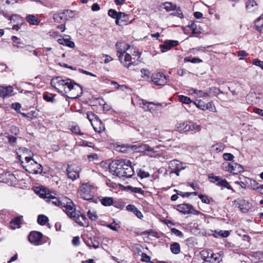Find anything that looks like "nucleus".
<instances>
[{"instance_id": "62", "label": "nucleus", "mask_w": 263, "mask_h": 263, "mask_svg": "<svg viewBox=\"0 0 263 263\" xmlns=\"http://www.w3.org/2000/svg\"><path fill=\"white\" fill-rule=\"evenodd\" d=\"M177 195L181 196L182 197H189L190 196V192H182L180 191L175 190Z\"/></svg>"}, {"instance_id": "45", "label": "nucleus", "mask_w": 263, "mask_h": 263, "mask_svg": "<svg viewBox=\"0 0 263 263\" xmlns=\"http://www.w3.org/2000/svg\"><path fill=\"white\" fill-rule=\"evenodd\" d=\"M215 234H217L219 236H220L221 237L223 238H226L228 237L230 235V232L229 231L227 230H220L219 231H215Z\"/></svg>"}, {"instance_id": "49", "label": "nucleus", "mask_w": 263, "mask_h": 263, "mask_svg": "<svg viewBox=\"0 0 263 263\" xmlns=\"http://www.w3.org/2000/svg\"><path fill=\"white\" fill-rule=\"evenodd\" d=\"M119 12L116 11L114 9H110L108 11V14L111 17L116 19L117 20L118 18Z\"/></svg>"}, {"instance_id": "33", "label": "nucleus", "mask_w": 263, "mask_h": 263, "mask_svg": "<svg viewBox=\"0 0 263 263\" xmlns=\"http://www.w3.org/2000/svg\"><path fill=\"white\" fill-rule=\"evenodd\" d=\"M99 201H100L101 204L105 206H110L113 204L114 203L113 198L110 197H103L101 199H99Z\"/></svg>"}, {"instance_id": "52", "label": "nucleus", "mask_w": 263, "mask_h": 263, "mask_svg": "<svg viewBox=\"0 0 263 263\" xmlns=\"http://www.w3.org/2000/svg\"><path fill=\"white\" fill-rule=\"evenodd\" d=\"M209 93V96L211 94H218L219 93H222V92L220 91V90L215 87H213L209 88V90L208 91Z\"/></svg>"}, {"instance_id": "60", "label": "nucleus", "mask_w": 263, "mask_h": 263, "mask_svg": "<svg viewBox=\"0 0 263 263\" xmlns=\"http://www.w3.org/2000/svg\"><path fill=\"white\" fill-rule=\"evenodd\" d=\"M140 71L141 72L142 77H149L150 72L148 69L142 68L141 69Z\"/></svg>"}, {"instance_id": "41", "label": "nucleus", "mask_w": 263, "mask_h": 263, "mask_svg": "<svg viewBox=\"0 0 263 263\" xmlns=\"http://www.w3.org/2000/svg\"><path fill=\"white\" fill-rule=\"evenodd\" d=\"M178 100L181 102H182L183 103H185V104H187L192 102V101L191 100V99L190 98H189L186 96H183V95L179 96Z\"/></svg>"}, {"instance_id": "38", "label": "nucleus", "mask_w": 263, "mask_h": 263, "mask_svg": "<svg viewBox=\"0 0 263 263\" xmlns=\"http://www.w3.org/2000/svg\"><path fill=\"white\" fill-rule=\"evenodd\" d=\"M177 8L176 5L172 3L166 2L164 4V9L166 11H171L175 10Z\"/></svg>"}, {"instance_id": "51", "label": "nucleus", "mask_w": 263, "mask_h": 263, "mask_svg": "<svg viewBox=\"0 0 263 263\" xmlns=\"http://www.w3.org/2000/svg\"><path fill=\"white\" fill-rule=\"evenodd\" d=\"M252 64L256 66L260 67L263 70V61H260L257 59H253L252 61Z\"/></svg>"}, {"instance_id": "22", "label": "nucleus", "mask_w": 263, "mask_h": 263, "mask_svg": "<svg viewBox=\"0 0 263 263\" xmlns=\"http://www.w3.org/2000/svg\"><path fill=\"white\" fill-rule=\"evenodd\" d=\"M246 8L249 12L255 11L257 9V4L254 0H248L246 3Z\"/></svg>"}, {"instance_id": "21", "label": "nucleus", "mask_w": 263, "mask_h": 263, "mask_svg": "<svg viewBox=\"0 0 263 263\" xmlns=\"http://www.w3.org/2000/svg\"><path fill=\"white\" fill-rule=\"evenodd\" d=\"M179 126H177V128L179 129L178 130L179 131H181V130H185V131L188 130H199L200 129V126L195 124H192V125H190L189 127L187 128V123L183 122L179 124Z\"/></svg>"}, {"instance_id": "15", "label": "nucleus", "mask_w": 263, "mask_h": 263, "mask_svg": "<svg viewBox=\"0 0 263 263\" xmlns=\"http://www.w3.org/2000/svg\"><path fill=\"white\" fill-rule=\"evenodd\" d=\"M69 11L68 10H64L62 12L54 14L53 18L54 21L57 23H62L67 20L68 14Z\"/></svg>"}, {"instance_id": "35", "label": "nucleus", "mask_w": 263, "mask_h": 263, "mask_svg": "<svg viewBox=\"0 0 263 263\" xmlns=\"http://www.w3.org/2000/svg\"><path fill=\"white\" fill-rule=\"evenodd\" d=\"M222 260V257L219 253H214L212 255L211 258H210V262L212 263H219Z\"/></svg>"}, {"instance_id": "56", "label": "nucleus", "mask_w": 263, "mask_h": 263, "mask_svg": "<svg viewBox=\"0 0 263 263\" xmlns=\"http://www.w3.org/2000/svg\"><path fill=\"white\" fill-rule=\"evenodd\" d=\"M223 158L225 160L232 161L234 158V156L231 153H224Z\"/></svg>"}, {"instance_id": "42", "label": "nucleus", "mask_w": 263, "mask_h": 263, "mask_svg": "<svg viewBox=\"0 0 263 263\" xmlns=\"http://www.w3.org/2000/svg\"><path fill=\"white\" fill-rule=\"evenodd\" d=\"M193 34H200L201 32L197 29V25L194 22H191V24L188 25Z\"/></svg>"}, {"instance_id": "55", "label": "nucleus", "mask_w": 263, "mask_h": 263, "mask_svg": "<svg viewBox=\"0 0 263 263\" xmlns=\"http://www.w3.org/2000/svg\"><path fill=\"white\" fill-rule=\"evenodd\" d=\"M213 47V46H208L206 47H196V48H192V52H194L195 51H205V49H207V48H212Z\"/></svg>"}, {"instance_id": "40", "label": "nucleus", "mask_w": 263, "mask_h": 263, "mask_svg": "<svg viewBox=\"0 0 263 263\" xmlns=\"http://www.w3.org/2000/svg\"><path fill=\"white\" fill-rule=\"evenodd\" d=\"M48 217L44 215H40L37 218V222L42 226H44L46 224L48 221Z\"/></svg>"}, {"instance_id": "10", "label": "nucleus", "mask_w": 263, "mask_h": 263, "mask_svg": "<svg viewBox=\"0 0 263 263\" xmlns=\"http://www.w3.org/2000/svg\"><path fill=\"white\" fill-rule=\"evenodd\" d=\"M151 79L156 85L164 86L167 83V77L163 73H154L152 75Z\"/></svg>"}, {"instance_id": "37", "label": "nucleus", "mask_w": 263, "mask_h": 263, "mask_svg": "<svg viewBox=\"0 0 263 263\" xmlns=\"http://www.w3.org/2000/svg\"><path fill=\"white\" fill-rule=\"evenodd\" d=\"M126 189L133 193H139L142 195L144 194V191L142 190L141 188L133 187L130 185H128L126 186Z\"/></svg>"}, {"instance_id": "48", "label": "nucleus", "mask_w": 263, "mask_h": 263, "mask_svg": "<svg viewBox=\"0 0 263 263\" xmlns=\"http://www.w3.org/2000/svg\"><path fill=\"white\" fill-rule=\"evenodd\" d=\"M87 216L91 221H96L98 218V216L96 212H91L90 210L87 212Z\"/></svg>"}, {"instance_id": "13", "label": "nucleus", "mask_w": 263, "mask_h": 263, "mask_svg": "<svg viewBox=\"0 0 263 263\" xmlns=\"http://www.w3.org/2000/svg\"><path fill=\"white\" fill-rule=\"evenodd\" d=\"M130 149L136 153H143L146 151L147 152H153L154 149L151 148L148 145L143 143H139L136 145H132V146H129Z\"/></svg>"}, {"instance_id": "59", "label": "nucleus", "mask_w": 263, "mask_h": 263, "mask_svg": "<svg viewBox=\"0 0 263 263\" xmlns=\"http://www.w3.org/2000/svg\"><path fill=\"white\" fill-rule=\"evenodd\" d=\"M247 100L248 102L250 101V98H255L256 99H259V97L255 92H251L247 96Z\"/></svg>"}, {"instance_id": "27", "label": "nucleus", "mask_w": 263, "mask_h": 263, "mask_svg": "<svg viewBox=\"0 0 263 263\" xmlns=\"http://www.w3.org/2000/svg\"><path fill=\"white\" fill-rule=\"evenodd\" d=\"M149 105H154L157 106H161V103H154L153 102H147L146 101L143 100L141 105H142V107L146 110H148L150 112H152L154 110L153 107H150Z\"/></svg>"}, {"instance_id": "64", "label": "nucleus", "mask_w": 263, "mask_h": 263, "mask_svg": "<svg viewBox=\"0 0 263 263\" xmlns=\"http://www.w3.org/2000/svg\"><path fill=\"white\" fill-rule=\"evenodd\" d=\"M80 238L79 236L74 237L72 241V245L74 246H78L80 245Z\"/></svg>"}, {"instance_id": "14", "label": "nucleus", "mask_w": 263, "mask_h": 263, "mask_svg": "<svg viewBox=\"0 0 263 263\" xmlns=\"http://www.w3.org/2000/svg\"><path fill=\"white\" fill-rule=\"evenodd\" d=\"M93 117V123H91V125L93 126L94 130L98 133H101L104 130L105 127L99 117L95 114V116Z\"/></svg>"}, {"instance_id": "20", "label": "nucleus", "mask_w": 263, "mask_h": 263, "mask_svg": "<svg viewBox=\"0 0 263 263\" xmlns=\"http://www.w3.org/2000/svg\"><path fill=\"white\" fill-rule=\"evenodd\" d=\"M238 205L242 213H247L251 208V204L245 200H238Z\"/></svg>"}, {"instance_id": "1", "label": "nucleus", "mask_w": 263, "mask_h": 263, "mask_svg": "<svg viewBox=\"0 0 263 263\" xmlns=\"http://www.w3.org/2000/svg\"><path fill=\"white\" fill-rule=\"evenodd\" d=\"M116 47L119 61L123 65L128 68L138 60L141 53L135 48L130 47L125 42H117Z\"/></svg>"}, {"instance_id": "61", "label": "nucleus", "mask_w": 263, "mask_h": 263, "mask_svg": "<svg viewBox=\"0 0 263 263\" xmlns=\"http://www.w3.org/2000/svg\"><path fill=\"white\" fill-rule=\"evenodd\" d=\"M14 47H15L17 48H25V49L27 51H29L30 52L31 51L33 47L30 45H25V46H18V45H13Z\"/></svg>"}, {"instance_id": "58", "label": "nucleus", "mask_w": 263, "mask_h": 263, "mask_svg": "<svg viewBox=\"0 0 263 263\" xmlns=\"http://www.w3.org/2000/svg\"><path fill=\"white\" fill-rule=\"evenodd\" d=\"M231 163L230 162H225L222 164L223 169L225 171L230 172L231 173Z\"/></svg>"}, {"instance_id": "25", "label": "nucleus", "mask_w": 263, "mask_h": 263, "mask_svg": "<svg viewBox=\"0 0 263 263\" xmlns=\"http://www.w3.org/2000/svg\"><path fill=\"white\" fill-rule=\"evenodd\" d=\"M243 168L241 166V165L237 163L232 162L231 170V173H233V174H238L239 173L243 172Z\"/></svg>"}, {"instance_id": "39", "label": "nucleus", "mask_w": 263, "mask_h": 263, "mask_svg": "<svg viewBox=\"0 0 263 263\" xmlns=\"http://www.w3.org/2000/svg\"><path fill=\"white\" fill-rule=\"evenodd\" d=\"M192 90L194 91V93L199 97L204 98L206 97H209L208 91L207 92H203L201 90H198L193 88H192Z\"/></svg>"}, {"instance_id": "57", "label": "nucleus", "mask_w": 263, "mask_h": 263, "mask_svg": "<svg viewBox=\"0 0 263 263\" xmlns=\"http://www.w3.org/2000/svg\"><path fill=\"white\" fill-rule=\"evenodd\" d=\"M141 260L143 262H149L151 261V257L147 255L145 253H142L141 254Z\"/></svg>"}, {"instance_id": "2", "label": "nucleus", "mask_w": 263, "mask_h": 263, "mask_svg": "<svg viewBox=\"0 0 263 263\" xmlns=\"http://www.w3.org/2000/svg\"><path fill=\"white\" fill-rule=\"evenodd\" d=\"M109 171L119 178H130L134 174L131 162L126 159L113 161L109 165Z\"/></svg>"}, {"instance_id": "16", "label": "nucleus", "mask_w": 263, "mask_h": 263, "mask_svg": "<svg viewBox=\"0 0 263 263\" xmlns=\"http://www.w3.org/2000/svg\"><path fill=\"white\" fill-rule=\"evenodd\" d=\"M9 20H11V21L13 20L14 21H18L19 20L21 21V22L20 24L17 23V24L13 25L12 27V29L13 30H15L16 31L18 30L21 26L27 25V24L24 21L23 18L20 16H19L18 15H16V14L12 15L10 16Z\"/></svg>"}, {"instance_id": "36", "label": "nucleus", "mask_w": 263, "mask_h": 263, "mask_svg": "<svg viewBox=\"0 0 263 263\" xmlns=\"http://www.w3.org/2000/svg\"><path fill=\"white\" fill-rule=\"evenodd\" d=\"M55 95H54L52 93H49L48 92H45L43 95V98L44 100L47 102L53 103L54 102V97Z\"/></svg>"}, {"instance_id": "5", "label": "nucleus", "mask_w": 263, "mask_h": 263, "mask_svg": "<svg viewBox=\"0 0 263 263\" xmlns=\"http://www.w3.org/2000/svg\"><path fill=\"white\" fill-rule=\"evenodd\" d=\"M65 97L71 99H76L81 96L83 93L82 87L78 84L71 80V83L68 86V88H65Z\"/></svg>"}, {"instance_id": "12", "label": "nucleus", "mask_w": 263, "mask_h": 263, "mask_svg": "<svg viewBox=\"0 0 263 263\" xmlns=\"http://www.w3.org/2000/svg\"><path fill=\"white\" fill-rule=\"evenodd\" d=\"M43 234L42 233L37 231H32L30 233L28 236V240L30 243L35 246H39L42 243Z\"/></svg>"}, {"instance_id": "43", "label": "nucleus", "mask_w": 263, "mask_h": 263, "mask_svg": "<svg viewBox=\"0 0 263 263\" xmlns=\"http://www.w3.org/2000/svg\"><path fill=\"white\" fill-rule=\"evenodd\" d=\"M198 197L201 199V201L206 204H210L211 200H212V198H209L206 195H204L201 194H198Z\"/></svg>"}, {"instance_id": "34", "label": "nucleus", "mask_w": 263, "mask_h": 263, "mask_svg": "<svg viewBox=\"0 0 263 263\" xmlns=\"http://www.w3.org/2000/svg\"><path fill=\"white\" fill-rule=\"evenodd\" d=\"M170 250L172 253L178 254L180 252V246L178 242H174L170 246Z\"/></svg>"}, {"instance_id": "26", "label": "nucleus", "mask_w": 263, "mask_h": 263, "mask_svg": "<svg viewBox=\"0 0 263 263\" xmlns=\"http://www.w3.org/2000/svg\"><path fill=\"white\" fill-rule=\"evenodd\" d=\"M212 254L213 251L210 250H204L200 252L201 258L204 261H210V258H211Z\"/></svg>"}, {"instance_id": "6", "label": "nucleus", "mask_w": 263, "mask_h": 263, "mask_svg": "<svg viewBox=\"0 0 263 263\" xmlns=\"http://www.w3.org/2000/svg\"><path fill=\"white\" fill-rule=\"evenodd\" d=\"M36 193L40 197L44 199L47 202H51L55 206H59L60 204V198L59 199L45 189H40L37 190Z\"/></svg>"}, {"instance_id": "44", "label": "nucleus", "mask_w": 263, "mask_h": 263, "mask_svg": "<svg viewBox=\"0 0 263 263\" xmlns=\"http://www.w3.org/2000/svg\"><path fill=\"white\" fill-rule=\"evenodd\" d=\"M174 11H175L171 13L170 15L176 16L180 18L184 17V15L181 11L180 7H177V8Z\"/></svg>"}, {"instance_id": "23", "label": "nucleus", "mask_w": 263, "mask_h": 263, "mask_svg": "<svg viewBox=\"0 0 263 263\" xmlns=\"http://www.w3.org/2000/svg\"><path fill=\"white\" fill-rule=\"evenodd\" d=\"M177 210L183 214H190V210L192 209V205L189 203L179 204L177 206Z\"/></svg>"}, {"instance_id": "28", "label": "nucleus", "mask_w": 263, "mask_h": 263, "mask_svg": "<svg viewBox=\"0 0 263 263\" xmlns=\"http://www.w3.org/2000/svg\"><path fill=\"white\" fill-rule=\"evenodd\" d=\"M26 21L32 25H38L40 20L33 14H29L26 17Z\"/></svg>"}, {"instance_id": "4", "label": "nucleus", "mask_w": 263, "mask_h": 263, "mask_svg": "<svg viewBox=\"0 0 263 263\" xmlns=\"http://www.w3.org/2000/svg\"><path fill=\"white\" fill-rule=\"evenodd\" d=\"M93 186L88 183H83L79 191L80 195L84 200L90 201L95 203L99 201V198L95 197L92 194Z\"/></svg>"}, {"instance_id": "46", "label": "nucleus", "mask_w": 263, "mask_h": 263, "mask_svg": "<svg viewBox=\"0 0 263 263\" xmlns=\"http://www.w3.org/2000/svg\"><path fill=\"white\" fill-rule=\"evenodd\" d=\"M129 146H132V145L123 144L121 146H119L118 147L120 148L119 151L124 153H128L129 150H132Z\"/></svg>"}, {"instance_id": "32", "label": "nucleus", "mask_w": 263, "mask_h": 263, "mask_svg": "<svg viewBox=\"0 0 263 263\" xmlns=\"http://www.w3.org/2000/svg\"><path fill=\"white\" fill-rule=\"evenodd\" d=\"M58 43L61 44L70 48H73L74 47V43L70 41L69 39H58Z\"/></svg>"}, {"instance_id": "63", "label": "nucleus", "mask_w": 263, "mask_h": 263, "mask_svg": "<svg viewBox=\"0 0 263 263\" xmlns=\"http://www.w3.org/2000/svg\"><path fill=\"white\" fill-rule=\"evenodd\" d=\"M11 107L15 110L18 111L21 107V105L19 103H12L11 104Z\"/></svg>"}, {"instance_id": "24", "label": "nucleus", "mask_w": 263, "mask_h": 263, "mask_svg": "<svg viewBox=\"0 0 263 263\" xmlns=\"http://www.w3.org/2000/svg\"><path fill=\"white\" fill-rule=\"evenodd\" d=\"M23 216H19L16 217L10 222V227L12 229H15L16 228H19L21 223Z\"/></svg>"}, {"instance_id": "11", "label": "nucleus", "mask_w": 263, "mask_h": 263, "mask_svg": "<svg viewBox=\"0 0 263 263\" xmlns=\"http://www.w3.org/2000/svg\"><path fill=\"white\" fill-rule=\"evenodd\" d=\"M66 172L68 178L73 181L79 177L80 168L77 165H68Z\"/></svg>"}, {"instance_id": "17", "label": "nucleus", "mask_w": 263, "mask_h": 263, "mask_svg": "<svg viewBox=\"0 0 263 263\" xmlns=\"http://www.w3.org/2000/svg\"><path fill=\"white\" fill-rule=\"evenodd\" d=\"M178 45V42L175 40H169L164 42L161 45L160 48L162 52H164L170 50L171 48L177 46Z\"/></svg>"}, {"instance_id": "31", "label": "nucleus", "mask_w": 263, "mask_h": 263, "mask_svg": "<svg viewBox=\"0 0 263 263\" xmlns=\"http://www.w3.org/2000/svg\"><path fill=\"white\" fill-rule=\"evenodd\" d=\"M30 164L33 166V169L32 170L33 173L35 174H41L43 171V167L40 164L37 163L34 161L33 163L31 162Z\"/></svg>"}, {"instance_id": "7", "label": "nucleus", "mask_w": 263, "mask_h": 263, "mask_svg": "<svg viewBox=\"0 0 263 263\" xmlns=\"http://www.w3.org/2000/svg\"><path fill=\"white\" fill-rule=\"evenodd\" d=\"M59 207L63 209V211L67 215L72 214V213L76 211V207L72 200L66 197L60 198Z\"/></svg>"}, {"instance_id": "53", "label": "nucleus", "mask_w": 263, "mask_h": 263, "mask_svg": "<svg viewBox=\"0 0 263 263\" xmlns=\"http://www.w3.org/2000/svg\"><path fill=\"white\" fill-rule=\"evenodd\" d=\"M171 231L172 233L174 234L177 236L182 238L183 237V233L178 229L173 228L171 229Z\"/></svg>"}, {"instance_id": "29", "label": "nucleus", "mask_w": 263, "mask_h": 263, "mask_svg": "<svg viewBox=\"0 0 263 263\" xmlns=\"http://www.w3.org/2000/svg\"><path fill=\"white\" fill-rule=\"evenodd\" d=\"M254 26L257 31L260 32H262L263 27V14L255 20Z\"/></svg>"}, {"instance_id": "54", "label": "nucleus", "mask_w": 263, "mask_h": 263, "mask_svg": "<svg viewBox=\"0 0 263 263\" xmlns=\"http://www.w3.org/2000/svg\"><path fill=\"white\" fill-rule=\"evenodd\" d=\"M91 243H92V247L95 249H97L99 247L100 243L96 237H91Z\"/></svg>"}, {"instance_id": "3", "label": "nucleus", "mask_w": 263, "mask_h": 263, "mask_svg": "<svg viewBox=\"0 0 263 263\" xmlns=\"http://www.w3.org/2000/svg\"><path fill=\"white\" fill-rule=\"evenodd\" d=\"M71 83V79H66L63 80L60 77H55L51 79L50 84L62 96H66L65 88H68V86Z\"/></svg>"}, {"instance_id": "9", "label": "nucleus", "mask_w": 263, "mask_h": 263, "mask_svg": "<svg viewBox=\"0 0 263 263\" xmlns=\"http://www.w3.org/2000/svg\"><path fill=\"white\" fill-rule=\"evenodd\" d=\"M209 178L211 179L212 183H215L217 185L226 187L229 190L234 191L233 188L230 185L229 182L225 179L219 176H214L213 174L209 175Z\"/></svg>"}, {"instance_id": "8", "label": "nucleus", "mask_w": 263, "mask_h": 263, "mask_svg": "<svg viewBox=\"0 0 263 263\" xmlns=\"http://www.w3.org/2000/svg\"><path fill=\"white\" fill-rule=\"evenodd\" d=\"M79 214L77 213L76 210L72 213V214H68L67 215L72 219L76 222L81 227H88L89 225V221L84 214Z\"/></svg>"}, {"instance_id": "47", "label": "nucleus", "mask_w": 263, "mask_h": 263, "mask_svg": "<svg viewBox=\"0 0 263 263\" xmlns=\"http://www.w3.org/2000/svg\"><path fill=\"white\" fill-rule=\"evenodd\" d=\"M137 174L141 179L147 178L149 176V174L148 172H145L142 169L138 170Z\"/></svg>"}, {"instance_id": "18", "label": "nucleus", "mask_w": 263, "mask_h": 263, "mask_svg": "<svg viewBox=\"0 0 263 263\" xmlns=\"http://www.w3.org/2000/svg\"><path fill=\"white\" fill-rule=\"evenodd\" d=\"M13 87L11 86H0V97L5 98L12 95Z\"/></svg>"}, {"instance_id": "50", "label": "nucleus", "mask_w": 263, "mask_h": 263, "mask_svg": "<svg viewBox=\"0 0 263 263\" xmlns=\"http://www.w3.org/2000/svg\"><path fill=\"white\" fill-rule=\"evenodd\" d=\"M250 182L251 184L253 185L254 190H263V185H258V183L254 180H251Z\"/></svg>"}, {"instance_id": "19", "label": "nucleus", "mask_w": 263, "mask_h": 263, "mask_svg": "<svg viewBox=\"0 0 263 263\" xmlns=\"http://www.w3.org/2000/svg\"><path fill=\"white\" fill-rule=\"evenodd\" d=\"M169 167L171 170H182L185 168L183 163L176 159L170 161Z\"/></svg>"}, {"instance_id": "30", "label": "nucleus", "mask_w": 263, "mask_h": 263, "mask_svg": "<svg viewBox=\"0 0 263 263\" xmlns=\"http://www.w3.org/2000/svg\"><path fill=\"white\" fill-rule=\"evenodd\" d=\"M127 18V15L125 13L119 12L117 20H116V23L117 25L122 26L123 25L124 22L126 21Z\"/></svg>"}]
</instances>
